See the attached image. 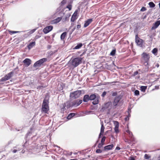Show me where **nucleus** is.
I'll return each instance as SVG.
<instances>
[{"mask_svg":"<svg viewBox=\"0 0 160 160\" xmlns=\"http://www.w3.org/2000/svg\"><path fill=\"white\" fill-rule=\"evenodd\" d=\"M141 61L146 68L144 71L148 72L150 66L149 62L150 58V54L149 53L143 52L141 55Z\"/></svg>","mask_w":160,"mask_h":160,"instance_id":"1","label":"nucleus"},{"mask_svg":"<svg viewBox=\"0 0 160 160\" xmlns=\"http://www.w3.org/2000/svg\"><path fill=\"white\" fill-rule=\"evenodd\" d=\"M49 102L48 100L45 99L43 102L41 112L45 113H48L49 110V107L48 105Z\"/></svg>","mask_w":160,"mask_h":160,"instance_id":"2","label":"nucleus"},{"mask_svg":"<svg viewBox=\"0 0 160 160\" xmlns=\"http://www.w3.org/2000/svg\"><path fill=\"white\" fill-rule=\"evenodd\" d=\"M82 58L80 57L75 58L69 61V64L74 67H76L82 63Z\"/></svg>","mask_w":160,"mask_h":160,"instance_id":"3","label":"nucleus"},{"mask_svg":"<svg viewBox=\"0 0 160 160\" xmlns=\"http://www.w3.org/2000/svg\"><path fill=\"white\" fill-rule=\"evenodd\" d=\"M82 93L80 90H77L73 92L70 94V97L72 98H79Z\"/></svg>","mask_w":160,"mask_h":160,"instance_id":"4","label":"nucleus"},{"mask_svg":"<svg viewBox=\"0 0 160 160\" xmlns=\"http://www.w3.org/2000/svg\"><path fill=\"white\" fill-rule=\"evenodd\" d=\"M47 60V58H43L35 62L33 65V67L36 68L40 67L44 62H46Z\"/></svg>","mask_w":160,"mask_h":160,"instance_id":"5","label":"nucleus"},{"mask_svg":"<svg viewBox=\"0 0 160 160\" xmlns=\"http://www.w3.org/2000/svg\"><path fill=\"white\" fill-rule=\"evenodd\" d=\"M89 100H94L92 102L93 105H96L98 102V99L96 98V95L94 94H91L89 96Z\"/></svg>","mask_w":160,"mask_h":160,"instance_id":"6","label":"nucleus"},{"mask_svg":"<svg viewBox=\"0 0 160 160\" xmlns=\"http://www.w3.org/2000/svg\"><path fill=\"white\" fill-rule=\"evenodd\" d=\"M14 74L13 71L10 72L9 73L6 74L4 77L1 78V81H6L12 77Z\"/></svg>","mask_w":160,"mask_h":160,"instance_id":"7","label":"nucleus"},{"mask_svg":"<svg viewBox=\"0 0 160 160\" xmlns=\"http://www.w3.org/2000/svg\"><path fill=\"white\" fill-rule=\"evenodd\" d=\"M135 39L136 42L137 44L140 46H142L144 42V41L138 37V34L136 35L135 36Z\"/></svg>","mask_w":160,"mask_h":160,"instance_id":"8","label":"nucleus"},{"mask_svg":"<svg viewBox=\"0 0 160 160\" xmlns=\"http://www.w3.org/2000/svg\"><path fill=\"white\" fill-rule=\"evenodd\" d=\"M82 100H75L71 102V106L72 107H77L82 102Z\"/></svg>","mask_w":160,"mask_h":160,"instance_id":"9","label":"nucleus"},{"mask_svg":"<svg viewBox=\"0 0 160 160\" xmlns=\"http://www.w3.org/2000/svg\"><path fill=\"white\" fill-rule=\"evenodd\" d=\"M53 28V27L52 26H47L43 29V32L44 33L47 34L52 31Z\"/></svg>","mask_w":160,"mask_h":160,"instance_id":"10","label":"nucleus"},{"mask_svg":"<svg viewBox=\"0 0 160 160\" xmlns=\"http://www.w3.org/2000/svg\"><path fill=\"white\" fill-rule=\"evenodd\" d=\"M114 123L115 125V127L114 128L115 132L116 133H118L119 132V123L118 121H114Z\"/></svg>","mask_w":160,"mask_h":160,"instance_id":"11","label":"nucleus"},{"mask_svg":"<svg viewBox=\"0 0 160 160\" xmlns=\"http://www.w3.org/2000/svg\"><path fill=\"white\" fill-rule=\"evenodd\" d=\"M120 99L121 98L119 96L116 97L113 102V105L115 106H116L118 105Z\"/></svg>","mask_w":160,"mask_h":160,"instance_id":"12","label":"nucleus"},{"mask_svg":"<svg viewBox=\"0 0 160 160\" xmlns=\"http://www.w3.org/2000/svg\"><path fill=\"white\" fill-rule=\"evenodd\" d=\"M160 25V20L156 21L155 23L153 24V26L152 27L151 29L152 30H154L157 28Z\"/></svg>","mask_w":160,"mask_h":160,"instance_id":"13","label":"nucleus"},{"mask_svg":"<svg viewBox=\"0 0 160 160\" xmlns=\"http://www.w3.org/2000/svg\"><path fill=\"white\" fill-rule=\"evenodd\" d=\"M31 60L28 58H26L23 61V62L27 67H28L31 63Z\"/></svg>","mask_w":160,"mask_h":160,"instance_id":"14","label":"nucleus"},{"mask_svg":"<svg viewBox=\"0 0 160 160\" xmlns=\"http://www.w3.org/2000/svg\"><path fill=\"white\" fill-rule=\"evenodd\" d=\"M113 147L114 145L113 144L106 146L104 147V150L105 151H107L111 150L113 148Z\"/></svg>","mask_w":160,"mask_h":160,"instance_id":"15","label":"nucleus"},{"mask_svg":"<svg viewBox=\"0 0 160 160\" xmlns=\"http://www.w3.org/2000/svg\"><path fill=\"white\" fill-rule=\"evenodd\" d=\"M129 139H128L127 138H125L124 139V141L129 144H130L132 142H133L135 141V138H133V139L132 140H131V138H129Z\"/></svg>","mask_w":160,"mask_h":160,"instance_id":"16","label":"nucleus"},{"mask_svg":"<svg viewBox=\"0 0 160 160\" xmlns=\"http://www.w3.org/2000/svg\"><path fill=\"white\" fill-rule=\"evenodd\" d=\"M92 19H88L85 22L84 25V27L86 28L88 26L89 24L92 22Z\"/></svg>","mask_w":160,"mask_h":160,"instance_id":"17","label":"nucleus"},{"mask_svg":"<svg viewBox=\"0 0 160 160\" xmlns=\"http://www.w3.org/2000/svg\"><path fill=\"white\" fill-rule=\"evenodd\" d=\"M126 132H127L129 135V137L131 138V140H132L133 139V135L132 132L130 131L128 129L126 130Z\"/></svg>","mask_w":160,"mask_h":160,"instance_id":"18","label":"nucleus"},{"mask_svg":"<svg viewBox=\"0 0 160 160\" xmlns=\"http://www.w3.org/2000/svg\"><path fill=\"white\" fill-rule=\"evenodd\" d=\"M35 42H33L30 43L28 46L27 47L30 50L35 45Z\"/></svg>","mask_w":160,"mask_h":160,"instance_id":"19","label":"nucleus"},{"mask_svg":"<svg viewBox=\"0 0 160 160\" xmlns=\"http://www.w3.org/2000/svg\"><path fill=\"white\" fill-rule=\"evenodd\" d=\"M14 149L13 150H11L13 153H16L17 151H20L21 150V148L18 147V146H16L13 147Z\"/></svg>","mask_w":160,"mask_h":160,"instance_id":"20","label":"nucleus"},{"mask_svg":"<svg viewBox=\"0 0 160 160\" xmlns=\"http://www.w3.org/2000/svg\"><path fill=\"white\" fill-rule=\"evenodd\" d=\"M67 34L66 32H64L62 33L60 36V38L62 41H64L65 38L66 37Z\"/></svg>","mask_w":160,"mask_h":160,"instance_id":"21","label":"nucleus"},{"mask_svg":"<svg viewBox=\"0 0 160 160\" xmlns=\"http://www.w3.org/2000/svg\"><path fill=\"white\" fill-rule=\"evenodd\" d=\"M89 100V96L88 95H85L83 98V102H87Z\"/></svg>","mask_w":160,"mask_h":160,"instance_id":"22","label":"nucleus"},{"mask_svg":"<svg viewBox=\"0 0 160 160\" xmlns=\"http://www.w3.org/2000/svg\"><path fill=\"white\" fill-rule=\"evenodd\" d=\"M62 19V18L58 17L53 21V23H57L59 22Z\"/></svg>","mask_w":160,"mask_h":160,"instance_id":"23","label":"nucleus"},{"mask_svg":"<svg viewBox=\"0 0 160 160\" xmlns=\"http://www.w3.org/2000/svg\"><path fill=\"white\" fill-rule=\"evenodd\" d=\"M75 115V113H70L67 117L68 119H70Z\"/></svg>","mask_w":160,"mask_h":160,"instance_id":"24","label":"nucleus"},{"mask_svg":"<svg viewBox=\"0 0 160 160\" xmlns=\"http://www.w3.org/2000/svg\"><path fill=\"white\" fill-rule=\"evenodd\" d=\"M112 105V102H108L105 104L104 108H108L110 106Z\"/></svg>","mask_w":160,"mask_h":160,"instance_id":"25","label":"nucleus"},{"mask_svg":"<svg viewBox=\"0 0 160 160\" xmlns=\"http://www.w3.org/2000/svg\"><path fill=\"white\" fill-rule=\"evenodd\" d=\"M158 50L157 48H154L152 51V52L155 55H157Z\"/></svg>","mask_w":160,"mask_h":160,"instance_id":"26","label":"nucleus"},{"mask_svg":"<svg viewBox=\"0 0 160 160\" xmlns=\"http://www.w3.org/2000/svg\"><path fill=\"white\" fill-rule=\"evenodd\" d=\"M104 128L103 125L102 124L101 127V136L103 134Z\"/></svg>","mask_w":160,"mask_h":160,"instance_id":"27","label":"nucleus"},{"mask_svg":"<svg viewBox=\"0 0 160 160\" xmlns=\"http://www.w3.org/2000/svg\"><path fill=\"white\" fill-rule=\"evenodd\" d=\"M66 106V105L65 103H64L62 104L61 106V109L62 111H64L66 109H65V107Z\"/></svg>","mask_w":160,"mask_h":160,"instance_id":"28","label":"nucleus"},{"mask_svg":"<svg viewBox=\"0 0 160 160\" xmlns=\"http://www.w3.org/2000/svg\"><path fill=\"white\" fill-rule=\"evenodd\" d=\"M82 46V43H79L75 46L74 48L75 49H78L80 48Z\"/></svg>","mask_w":160,"mask_h":160,"instance_id":"29","label":"nucleus"},{"mask_svg":"<svg viewBox=\"0 0 160 160\" xmlns=\"http://www.w3.org/2000/svg\"><path fill=\"white\" fill-rule=\"evenodd\" d=\"M106 139V137L105 136H104L102 137V138L101 140V144L102 145H103L104 144V142Z\"/></svg>","mask_w":160,"mask_h":160,"instance_id":"30","label":"nucleus"},{"mask_svg":"<svg viewBox=\"0 0 160 160\" xmlns=\"http://www.w3.org/2000/svg\"><path fill=\"white\" fill-rule=\"evenodd\" d=\"M66 105V106L67 107V108H70L71 107H72L71 106V103H70L69 102H67L66 103H65Z\"/></svg>","mask_w":160,"mask_h":160,"instance_id":"31","label":"nucleus"},{"mask_svg":"<svg viewBox=\"0 0 160 160\" xmlns=\"http://www.w3.org/2000/svg\"><path fill=\"white\" fill-rule=\"evenodd\" d=\"M148 5L150 8H153L155 6V4L152 2H149L148 3Z\"/></svg>","mask_w":160,"mask_h":160,"instance_id":"32","label":"nucleus"},{"mask_svg":"<svg viewBox=\"0 0 160 160\" xmlns=\"http://www.w3.org/2000/svg\"><path fill=\"white\" fill-rule=\"evenodd\" d=\"M147 89V87L144 86H142L141 87V89L142 91L145 92Z\"/></svg>","mask_w":160,"mask_h":160,"instance_id":"33","label":"nucleus"},{"mask_svg":"<svg viewBox=\"0 0 160 160\" xmlns=\"http://www.w3.org/2000/svg\"><path fill=\"white\" fill-rule=\"evenodd\" d=\"M116 51L115 49L113 50L110 52V55L112 56H114L115 54Z\"/></svg>","mask_w":160,"mask_h":160,"instance_id":"34","label":"nucleus"},{"mask_svg":"<svg viewBox=\"0 0 160 160\" xmlns=\"http://www.w3.org/2000/svg\"><path fill=\"white\" fill-rule=\"evenodd\" d=\"M77 19V18L75 17L74 15H72L71 18V20L72 22H74Z\"/></svg>","mask_w":160,"mask_h":160,"instance_id":"35","label":"nucleus"},{"mask_svg":"<svg viewBox=\"0 0 160 160\" xmlns=\"http://www.w3.org/2000/svg\"><path fill=\"white\" fill-rule=\"evenodd\" d=\"M20 32L19 31H9V33L11 34H13L16 33H17L19 32Z\"/></svg>","mask_w":160,"mask_h":160,"instance_id":"36","label":"nucleus"},{"mask_svg":"<svg viewBox=\"0 0 160 160\" xmlns=\"http://www.w3.org/2000/svg\"><path fill=\"white\" fill-rule=\"evenodd\" d=\"M93 113L91 111H86L85 112V114L86 115H88V114H92Z\"/></svg>","mask_w":160,"mask_h":160,"instance_id":"37","label":"nucleus"},{"mask_svg":"<svg viewBox=\"0 0 160 160\" xmlns=\"http://www.w3.org/2000/svg\"><path fill=\"white\" fill-rule=\"evenodd\" d=\"M134 94L135 95L138 96L139 94V92L138 90H135L134 91Z\"/></svg>","mask_w":160,"mask_h":160,"instance_id":"38","label":"nucleus"},{"mask_svg":"<svg viewBox=\"0 0 160 160\" xmlns=\"http://www.w3.org/2000/svg\"><path fill=\"white\" fill-rule=\"evenodd\" d=\"M36 30V29H32V30H30V31L29 32V34H30V35L31 34H32V33L34 32Z\"/></svg>","mask_w":160,"mask_h":160,"instance_id":"39","label":"nucleus"},{"mask_svg":"<svg viewBox=\"0 0 160 160\" xmlns=\"http://www.w3.org/2000/svg\"><path fill=\"white\" fill-rule=\"evenodd\" d=\"M144 158L146 159H148L150 158V156H149L148 154H146L144 156Z\"/></svg>","mask_w":160,"mask_h":160,"instance_id":"40","label":"nucleus"},{"mask_svg":"<svg viewBox=\"0 0 160 160\" xmlns=\"http://www.w3.org/2000/svg\"><path fill=\"white\" fill-rule=\"evenodd\" d=\"M45 87L44 86L43 87V86H38L37 87V89H42V88H45Z\"/></svg>","mask_w":160,"mask_h":160,"instance_id":"41","label":"nucleus"},{"mask_svg":"<svg viewBox=\"0 0 160 160\" xmlns=\"http://www.w3.org/2000/svg\"><path fill=\"white\" fill-rule=\"evenodd\" d=\"M130 116V115H128L125 118V120L126 121H128L129 119V117Z\"/></svg>","mask_w":160,"mask_h":160,"instance_id":"42","label":"nucleus"},{"mask_svg":"<svg viewBox=\"0 0 160 160\" xmlns=\"http://www.w3.org/2000/svg\"><path fill=\"white\" fill-rule=\"evenodd\" d=\"M66 8H68L69 10H70L72 9V6L71 5H68L67 6Z\"/></svg>","mask_w":160,"mask_h":160,"instance_id":"43","label":"nucleus"},{"mask_svg":"<svg viewBox=\"0 0 160 160\" xmlns=\"http://www.w3.org/2000/svg\"><path fill=\"white\" fill-rule=\"evenodd\" d=\"M146 10V8L145 7H142L141 8L140 11H141L143 12V11H145Z\"/></svg>","mask_w":160,"mask_h":160,"instance_id":"44","label":"nucleus"},{"mask_svg":"<svg viewBox=\"0 0 160 160\" xmlns=\"http://www.w3.org/2000/svg\"><path fill=\"white\" fill-rule=\"evenodd\" d=\"M138 71H135L134 72V73L132 75H133V76H136V75H137L138 74Z\"/></svg>","mask_w":160,"mask_h":160,"instance_id":"45","label":"nucleus"},{"mask_svg":"<svg viewBox=\"0 0 160 160\" xmlns=\"http://www.w3.org/2000/svg\"><path fill=\"white\" fill-rule=\"evenodd\" d=\"M66 2V0H63L61 2V3L62 5H64L65 4Z\"/></svg>","mask_w":160,"mask_h":160,"instance_id":"46","label":"nucleus"},{"mask_svg":"<svg viewBox=\"0 0 160 160\" xmlns=\"http://www.w3.org/2000/svg\"><path fill=\"white\" fill-rule=\"evenodd\" d=\"M106 92H104L102 95V96L103 97H104V96L106 95Z\"/></svg>","mask_w":160,"mask_h":160,"instance_id":"47","label":"nucleus"},{"mask_svg":"<svg viewBox=\"0 0 160 160\" xmlns=\"http://www.w3.org/2000/svg\"><path fill=\"white\" fill-rule=\"evenodd\" d=\"M117 93L116 92H113L112 93V95L113 96H115L117 95Z\"/></svg>","mask_w":160,"mask_h":160,"instance_id":"48","label":"nucleus"},{"mask_svg":"<svg viewBox=\"0 0 160 160\" xmlns=\"http://www.w3.org/2000/svg\"><path fill=\"white\" fill-rule=\"evenodd\" d=\"M29 32H28L27 34H25V35L24 36H26V37H27V36H29V35H30V34H29Z\"/></svg>","mask_w":160,"mask_h":160,"instance_id":"49","label":"nucleus"},{"mask_svg":"<svg viewBox=\"0 0 160 160\" xmlns=\"http://www.w3.org/2000/svg\"><path fill=\"white\" fill-rule=\"evenodd\" d=\"M81 27L80 25H78L77 26V28L78 29H79Z\"/></svg>","mask_w":160,"mask_h":160,"instance_id":"50","label":"nucleus"},{"mask_svg":"<svg viewBox=\"0 0 160 160\" xmlns=\"http://www.w3.org/2000/svg\"><path fill=\"white\" fill-rule=\"evenodd\" d=\"M31 132L30 131L28 132L26 134V137H28V136H29L30 133H31Z\"/></svg>","mask_w":160,"mask_h":160,"instance_id":"51","label":"nucleus"},{"mask_svg":"<svg viewBox=\"0 0 160 160\" xmlns=\"http://www.w3.org/2000/svg\"><path fill=\"white\" fill-rule=\"evenodd\" d=\"M96 152L97 153H100V149H98L96 151Z\"/></svg>","mask_w":160,"mask_h":160,"instance_id":"52","label":"nucleus"},{"mask_svg":"<svg viewBox=\"0 0 160 160\" xmlns=\"http://www.w3.org/2000/svg\"><path fill=\"white\" fill-rule=\"evenodd\" d=\"M129 160H135V159L133 157H131L130 159H129Z\"/></svg>","mask_w":160,"mask_h":160,"instance_id":"53","label":"nucleus"},{"mask_svg":"<svg viewBox=\"0 0 160 160\" xmlns=\"http://www.w3.org/2000/svg\"><path fill=\"white\" fill-rule=\"evenodd\" d=\"M77 13H75V12L72 15H74L75 17H76Z\"/></svg>","mask_w":160,"mask_h":160,"instance_id":"54","label":"nucleus"},{"mask_svg":"<svg viewBox=\"0 0 160 160\" xmlns=\"http://www.w3.org/2000/svg\"><path fill=\"white\" fill-rule=\"evenodd\" d=\"M116 149H117V150H119L120 149V148L119 147H116Z\"/></svg>","mask_w":160,"mask_h":160,"instance_id":"55","label":"nucleus"},{"mask_svg":"<svg viewBox=\"0 0 160 160\" xmlns=\"http://www.w3.org/2000/svg\"><path fill=\"white\" fill-rule=\"evenodd\" d=\"M39 38V37L38 36H36V37H35V39H37L38 38Z\"/></svg>","mask_w":160,"mask_h":160,"instance_id":"56","label":"nucleus"},{"mask_svg":"<svg viewBox=\"0 0 160 160\" xmlns=\"http://www.w3.org/2000/svg\"><path fill=\"white\" fill-rule=\"evenodd\" d=\"M1 79L0 80V84H3V83H1V82H3L4 81H1Z\"/></svg>","mask_w":160,"mask_h":160,"instance_id":"57","label":"nucleus"},{"mask_svg":"<svg viewBox=\"0 0 160 160\" xmlns=\"http://www.w3.org/2000/svg\"><path fill=\"white\" fill-rule=\"evenodd\" d=\"M100 143H99L98 144V147L99 148H100Z\"/></svg>","mask_w":160,"mask_h":160,"instance_id":"58","label":"nucleus"},{"mask_svg":"<svg viewBox=\"0 0 160 160\" xmlns=\"http://www.w3.org/2000/svg\"><path fill=\"white\" fill-rule=\"evenodd\" d=\"M75 28H73L72 29V32H73L75 29Z\"/></svg>","mask_w":160,"mask_h":160,"instance_id":"59","label":"nucleus"},{"mask_svg":"<svg viewBox=\"0 0 160 160\" xmlns=\"http://www.w3.org/2000/svg\"><path fill=\"white\" fill-rule=\"evenodd\" d=\"M100 138V133H99V135H98V138Z\"/></svg>","mask_w":160,"mask_h":160,"instance_id":"60","label":"nucleus"},{"mask_svg":"<svg viewBox=\"0 0 160 160\" xmlns=\"http://www.w3.org/2000/svg\"><path fill=\"white\" fill-rule=\"evenodd\" d=\"M18 67L16 68L15 69V70H18Z\"/></svg>","mask_w":160,"mask_h":160,"instance_id":"61","label":"nucleus"},{"mask_svg":"<svg viewBox=\"0 0 160 160\" xmlns=\"http://www.w3.org/2000/svg\"><path fill=\"white\" fill-rule=\"evenodd\" d=\"M67 18H67V17H66L65 18V20H67Z\"/></svg>","mask_w":160,"mask_h":160,"instance_id":"62","label":"nucleus"},{"mask_svg":"<svg viewBox=\"0 0 160 160\" xmlns=\"http://www.w3.org/2000/svg\"><path fill=\"white\" fill-rule=\"evenodd\" d=\"M97 115V116H98V117H99V115H100V114H99V115H98V114H96Z\"/></svg>","mask_w":160,"mask_h":160,"instance_id":"63","label":"nucleus"},{"mask_svg":"<svg viewBox=\"0 0 160 160\" xmlns=\"http://www.w3.org/2000/svg\"><path fill=\"white\" fill-rule=\"evenodd\" d=\"M159 66V65L158 64H157V67H158Z\"/></svg>","mask_w":160,"mask_h":160,"instance_id":"64","label":"nucleus"}]
</instances>
